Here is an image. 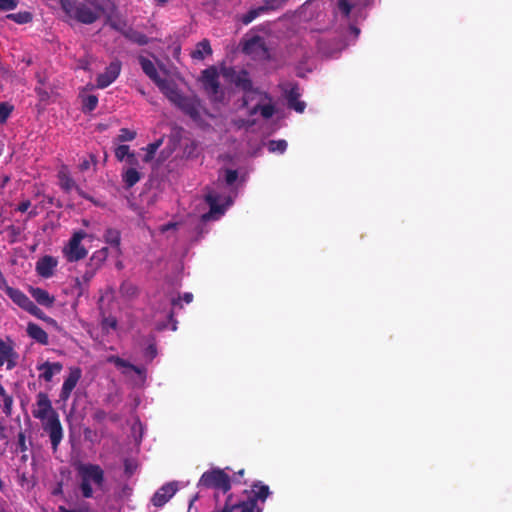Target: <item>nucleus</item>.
Returning <instances> with one entry per match:
<instances>
[{
    "label": "nucleus",
    "instance_id": "obj_1",
    "mask_svg": "<svg viewBox=\"0 0 512 512\" xmlns=\"http://www.w3.org/2000/svg\"><path fill=\"white\" fill-rule=\"evenodd\" d=\"M192 301L193 294L191 292H185L183 296H180L179 292L171 287L164 289L163 292H159L155 296L153 305L156 312L166 315V320L158 321L156 323V330L163 331L168 328V324H171L170 329L176 331L178 321L175 319V315L183 308L182 302L189 304Z\"/></svg>",
    "mask_w": 512,
    "mask_h": 512
},
{
    "label": "nucleus",
    "instance_id": "obj_2",
    "mask_svg": "<svg viewBox=\"0 0 512 512\" xmlns=\"http://www.w3.org/2000/svg\"><path fill=\"white\" fill-rule=\"evenodd\" d=\"M164 95L172 104L189 116L198 128L204 131L212 128L210 120H214L216 117L203 108L198 98L184 95L176 83Z\"/></svg>",
    "mask_w": 512,
    "mask_h": 512
},
{
    "label": "nucleus",
    "instance_id": "obj_3",
    "mask_svg": "<svg viewBox=\"0 0 512 512\" xmlns=\"http://www.w3.org/2000/svg\"><path fill=\"white\" fill-rule=\"evenodd\" d=\"M77 476L80 479L79 489L84 498L93 497V485L102 489L105 483V473L100 465L94 463H80L76 466Z\"/></svg>",
    "mask_w": 512,
    "mask_h": 512
},
{
    "label": "nucleus",
    "instance_id": "obj_4",
    "mask_svg": "<svg viewBox=\"0 0 512 512\" xmlns=\"http://www.w3.org/2000/svg\"><path fill=\"white\" fill-rule=\"evenodd\" d=\"M205 201L209 205V211L201 216L200 223L196 227L197 240L200 239L206 231L204 226L208 221L219 220L230 207L234 200L231 196H223L214 190L205 195Z\"/></svg>",
    "mask_w": 512,
    "mask_h": 512
},
{
    "label": "nucleus",
    "instance_id": "obj_5",
    "mask_svg": "<svg viewBox=\"0 0 512 512\" xmlns=\"http://www.w3.org/2000/svg\"><path fill=\"white\" fill-rule=\"evenodd\" d=\"M61 9L70 18L79 23L90 25L95 23L102 13L77 0H59Z\"/></svg>",
    "mask_w": 512,
    "mask_h": 512
},
{
    "label": "nucleus",
    "instance_id": "obj_6",
    "mask_svg": "<svg viewBox=\"0 0 512 512\" xmlns=\"http://www.w3.org/2000/svg\"><path fill=\"white\" fill-rule=\"evenodd\" d=\"M251 496L246 501L232 503L230 500V509L232 512H262L263 509L258 506L257 502L262 503L271 495L268 485L261 481H255L252 484Z\"/></svg>",
    "mask_w": 512,
    "mask_h": 512
},
{
    "label": "nucleus",
    "instance_id": "obj_7",
    "mask_svg": "<svg viewBox=\"0 0 512 512\" xmlns=\"http://www.w3.org/2000/svg\"><path fill=\"white\" fill-rule=\"evenodd\" d=\"M259 30H263V25L255 26L251 29L250 33L245 36L242 51L255 60H270L271 53L266 40L259 35L252 34V32Z\"/></svg>",
    "mask_w": 512,
    "mask_h": 512
},
{
    "label": "nucleus",
    "instance_id": "obj_8",
    "mask_svg": "<svg viewBox=\"0 0 512 512\" xmlns=\"http://www.w3.org/2000/svg\"><path fill=\"white\" fill-rule=\"evenodd\" d=\"M86 238H92L86 231L79 229L74 230L68 242L62 248V254L67 262L75 263L86 258L88 250L82 241Z\"/></svg>",
    "mask_w": 512,
    "mask_h": 512
},
{
    "label": "nucleus",
    "instance_id": "obj_9",
    "mask_svg": "<svg viewBox=\"0 0 512 512\" xmlns=\"http://www.w3.org/2000/svg\"><path fill=\"white\" fill-rule=\"evenodd\" d=\"M197 486L220 490L226 494L231 490V479L225 470L215 467L202 474Z\"/></svg>",
    "mask_w": 512,
    "mask_h": 512
},
{
    "label": "nucleus",
    "instance_id": "obj_10",
    "mask_svg": "<svg viewBox=\"0 0 512 512\" xmlns=\"http://www.w3.org/2000/svg\"><path fill=\"white\" fill-rule=\"evenodd\" d=\"M202 84L209 99L213 103H223L225 100V93L220 86L219 74L214 66L206 68L201 74Z\"/></svg>",
    "mask_w": 512,
    "mask_h": 512
},
{
    "label": "nucleus",
    "instance_id": "obj_11",
    "mask_svg": "<svg viewBox=\"0 0 512 512\" xmlns=\"http://www.w3.org/2000/svg\"><path fill=\"white\" fill-rule=\"evenodd\" d=\"M57 180L60 189L64 193H70L72 190H75L76 193L83 199L92 202L96 206H101L99 202H97L90 194L85 192L72 178L69 169L66 165H62L59 171L57 172Z\"/></svg>",
    "mask_w": 512,
    "mask_h": 512
},
{
    "label": "nucleus",
    "instance_id": "obj_12",
    "mask_svg": "<svg viewBox=\"0 0 512 512\" xmlns=\"http://www.w3.org/2000/svg\"><path fill=\"white\" fill-rule=\"evenodd\" d=\"M42 428L49 437L53 452H56L64 437L58 413L53 412V415L50 416L49 419L42 421Z\"/></svg>",
    "mask_w": 512,
    "mask_h": 512
},
{
    "label": "nucleus",
    "instance_id": "obj_13",
    "mask_svg": "<svg viewBox=\"0 0 512 512\" xmlns=\"http://www.w3.org/2000/svg\"><path fill=\"white\" fill-rule=\"evenodd\" d=\"M138 62L144 74L149 77L151 81H153V83L163 94H165V92L173 86V81L160 77L154 63L150 59L144 56H139Z\"/></svg>",
    "mask_w": 512,
    "mask_h": 512
},
{
    "label": "nucleus",
    "instance_id": "obj_14",
    "mask_svg": "<svg viewBox=\"0 0 512 512\" xmlns=\"http://www.w3.org/2000/svg\"><path fill=\"white\" fill-rule=\"evenodd\" d=\"M222 75L225 77L226 80L233 83L237 88L241 89L243 92L252 89L253 82L250 78L248 71L245 69H241L238 71L233 67L223 68Z\"/></svg>",
    "mask_w": 512,
    "mask_h": 512
},
{
    "label": "nucleus",
    "instance_id": "obj_15",
    "mask_svg": "<svg viewBox=\"0 0 512 512\" xmlns=\"http://www.w3.org/2000/svg\"><path fill=\"white\" fill-rule=\"evenodd\" d=\"M180 488L178 481H171L158 488L151 497V504L160 509L177 493Z\"/></svg>",
    "mask_w": 512,
    "mask_h": 512
},
{
    "label": "nucleus",
    "instance_id": "obj_16",
    "mask_svg": "<svg viewBox=\"0 0 512 512\" xmlns=\"http://www.w3.org/2000/svg\"><path fill=\"white\" fill-rule=\"evenodd\" d=\"M122 69V63L120 60L115 59L111 61L105 68L104 72L100 73L96 77V88L105 89L114 83L119 77Z\"/></svg>",
    "mask_w": 512,
    "mask_h": 512
},
{
    "label": "nucleus",
    "instance_id": "obj_17",
    "mask_svg": "<svg viewBox=\"0 0 512 512\" xmlns=\"http://www.w3.org/2000/svg\"><path fill=\"white\" fill-rule=\"evenodd\" d=\"M82 377V370L80 367L74 366L69 368L68 376L64 379V382L60 391V399L62 401H67L77 383Z\"/></svg>",
    "mask_w": 512,
    "mask_h": 512
},
{
    "label": "nucleus",
    "instance_id": "obj_18",
    "mask_svg": "<svg viewBox=\"0 0 512 512\" xmlns=\"http://www.w3.org/2000/svg\"><path fill=\"white\" fill-rule=\"evenodd\" d=\"M37 408L32 411L33 417L39 419L41 422L49 419L56 412L48 395L44 392H39L36 396Z\"/></svg>",
    "mask_w": 512,
    "mask_h": 512
},
{
    "label": "nucleus",
    "instance_id": "obj_19",
    "mask_svg": "<svg viewBox=\"0 0 512 512\" xmlns=\"http://www.w3.org/2000/svg\"><path fill=\"white\" fill-rule=\"evenodd\" d=\"M18 354L11 341L6 342L0 338V367L5 363L7 370H12L17 365Z\"/></svg>",
    "mask_w": 512,
    "mask_h": 512
},
{
    "label": "nucleus",
    "instance_id": "obj_20",
    "mask_svg": "<svg viewBox=\"0 0 512 512\" xmlns=\"http://www.w3.org/2000/svg\"><path fill=\"white\" fill-rule=\"evenodd\" d=\"M240 108H250V105L255 102L260 103L261 101L271 100L270 95L267 92L261 91L259 88L252 86L249 91L243 92Z\"/></svg>",
    "mask_w": 512,
    "mask_h": 512
},
{
    "label": "nucleus",
    "instance_id": "obj_21",
    "mask_svg": "<svg viewBox=\"0 0 512 512\" xmlns=\"http://www.w3.org/2000/svg\"><path fill=\"white\" fill-rule=\"evenodd\" d=\"M63 366L60 362L45 361L37 364L36 369L40 372L39 379L51 382L54 375L61 372Z\"/></svg>",
    "mask_w": 512,
    "mask_h": 512
},
{
    "label": "nucleus",
    "instance_id": "obj_22",
    "mask_svg": "<svg viewBox=\"0 0 512 512\" xmlns=\"http://www.w3.org/2000/svg\"><path fill=\"white\" fill-rule=\"evenodd\" d=\"M107 362L115 365L116 368H127L135 372L140 379L144 382L146 380V368L144 366H138L130 363L129 361L117 356V355H110L107 358Z\"/></svg>",
    "mask_w": 512,
    "mask_h": 512
},
{
    "label": "nucleus",
    "instance_id": "obj_23",
    "mask_svg": "<svg viewBox=\"0 0 512 512\" xmlns=\"http://www.w3.org/2000/svg\"><path fill=\"white\" fill-rule=\"evenodd\" d=\"M58 261L53 256L46 255L40 258L36 263V272L43 278H50L54 274Z\"/></svg>",
    "mask_w": 512,
    "mask_h": 512
},
{
    "label": "nucleus",
    "instance_id": "obj_24",
    "mask_svg": "<svg viewBox=\"0 0 512 512\" xmlns=\"http://www.w3.org/2000/svg\"><path fill=\"white\" fill-rule=\"evenodd\" d=\"M258 113H260L264 119L271 118L275 114V106L272 103V99L270 101L266 100L256 103L248 109L249 116H255Z\"/></svg>",
    "mask_w": 512,
    "mask_h": 512
},
{
    "label": "nucleus",
    "instance_id": "obj_25",
    "mask_svg": "<svg viewBox=\"0 0 512 512\" xmlns=\"http://www.w3.org/2000/svg\"><path fill=\"white\" fill-rule=\"evenodd\" d=\"M29 292L39 305L46 308H51L54 305L55 297L47 290L40 287H30Z\"/></svg>",
    "mask_w": 512,
    "mask_h": 512
},
{
    "label": "nucleus",
    "instance_id": "obj_26",
    "mask_svg": "<svg viewBox=\"0 0 512 512\" xmlns=\"http://www.w3.org/2000/svg\"><path fill=\"white\" fill-rule=\"evenodd\" d=\"M103 241L115 250L117 254L122 253L120 230L113 227L106 228L103 233Z\"/></svg>",
    "mask_w": 512,
    "mask_h": 512
},
{
    "label": "nucleus",
    "instance_id": "obj_27",
    "mask_svg": "<svg viewBox=\"0 0 512 512\" xmlns=\"http://www.w3.org/2000/svg\"><path fill=\"white\" fill-rule=\"evenodd\" d=\"M28 337L41 345L49 344V337L47 332L34 322H29L26 327Z\"/></svg>",
    "mask_w": 512,
    "mask_h": 512
},
{
    "label": "nucleus",
    "instance_id": "obj_28",
    "mask_svg": "<svg viewBox=\"0 0 512 512\" xmlns=\"http://www.w3.org/2000/svg\"><path fill=\"white\" fill-rule=\"evenodd\" d=\"M115 157L118 161H126L129 165H136L138 164V160L136 158V155L134 152L130 151V148L128 145L122 144L115 148Z\"/></svg>",
    "mask_w": 512,
    "mask_h": 512
},
{
    "label": "nucleus",
    "instance_id": "obj_29",
    "mask_svg": "<svg viewBox=\"0 0 512 512\" xmlns=\"http://www.w3.org/2000/svg\"><path fill=\"white\" fill-rule=\"evenodd\" d=\"M281 89L287 102L295 101L301 96L299 84L295 81H288L281 84Z\"/></svg>",
    "mask_w": 512,
    "mask_h": 512
},
{
    "label": "nucleus",
    "instance_id": "obj_30",
    "mask_svg": "<svg viewBox=\"0 0 512 512\" xmlns=\"http://www.w3.org/2000/svg\"><path fill=\"white\" fill-rule=\"evenodd\" d=\"M124 37L128 41L135 43L139 46L147 45L150 42V39L146 34H144L143 32H140L138 30H135L132 27L127 28V31H125V33H124Z\"/></svg>",
    "mask_w": 512,
    "mask_h": 512
},
{
    "label": "nucleus",
    "instance_id": "obj_31",
    "mask_svg": "<svg viewBox=\"0 0 512 512\" xmlns=\"http://www.w3.org/2000/svg\"><path fill=\"white\" fill-rule=\"evenodd\" d=\"M108 254V247H102L92 253L87 264L91 267H95L96 270H99L106 261Z\"/></svg>",
    "mask_w": 512,
    "mask_h": 512
},
{
    "label": "nucleus",
    "instance_id": "obj_32",
    "mask_svg": "<svg viewBox=\"0 0 512 512\" xmlns=\"http://www.w3.org/2000/svg\"><path fill=\"white\" fill-rule=\"evenodd\" d=\"M79 98L81 100V109L84 114H90L97 108L98 97L96 95H84L80 92Z\"/></svg>",
    "mask_w": 512,
    "mask_h": 512
},
{
    "label": "nucleus",
    "instance_id": "obj_33",
    "mask_svg": "<svg viewBox=\"0 0 512 512\" xmlns=\"http://www.w3.org/2000/svg\"><path fill=\"white\" fill-rule=\"evenodd\" d=\"M266 10L267 8L265 6L252 8L244 14L237 15L236 20L241 22L243 25H248L257 17H259L262 13H264Z\"/></svg>",
    "mask_w": 512,
    "mask_h": 512
},
{
    "label": "nucleus",
    "instance_id": "obj_34",
    "mask_svg": "<svg viewBox=\"0 0 512 512\" xmlns=\"http://www.w3.org/2000/svg\"><path fill=\"white\" fill-rule=\"evenodd\" d=\"M212 54V48L210 42L207 39H203L198 42L195 50L191 53V57L196 60H203L206 56Z\"/></svg>",
    "mask_w": 512,
    "mask_h": 512
},
{
    "label": "nucleus",
    "instance_id": "obj_35",
    "mask_svg": "<svg viewBox=\"0 0 512 512\" xmlns=\"http://www.w3.org/2000/svg\"><path fill=\"white\" fill-rule=\"evenodd\" d=\"M141 179L140 172L135 168H128L122 173V180L127 189L132 188Z\"/></svg>",
    "mask_w": 512,
    "mask_h": 512
},
{
    "label": "nucleus",
    "instance_id": "obj_36",
    "mask_svg": "<svg viewBox=\"0 0 512 512\" xmlns=\"http://www.w3.org/2000/svg\"><path fill=\"white\" fill-rule=\"evenodd\" d=\"M101 330L104 334H109L110 331H115L118 328V320L115 316H103L100 322Z\"/></svg>",
    "mask_w": 512,
    "mask_h": 512
},
{
    "label": "nucleus",
    "instance_id": "obj_37",
    "mask_svg": "<svg viewBox=\"0 0 512 512\" xmlns=\"http://www.w3.org/2000/svg\"><path fill=\"white\" fill-rule=\"evenodd\" d=\"M6 19L11 20L17 24H27L32 21L33 16L32 13L28 11H20L18 13H10L7 14Z\"/></svg>",
    "mask_w": 512,
    "mask_h": 512
},
{
    "label": "nucleus",
    "instance_id": "obj_38",
    "mask_svg": "<svg viewBox=\"0 0 512 512\" xmlns=\"http://www.w3.org/2000/svg\"><path fill=\"white\" fill-rule=\"evenodd\" d=\"M143 357L147 362H151L158 354L157 345L154 336L149 337V343L143 349Z\"/></svg>",
    "mask_w": 512,
    "mask_h": 512
},
{
    "label": "nucleus",
    "instance_id": "obj_39",
    "mask_svg": "<svg viewBox=\"0 0 512 512\" xmlns=\"http://www.w3.org/2000/svg\"><path fill=\"white\" fill-rule=\"evenodd\" d=\"M288 143L284 139L270 140L267 149L271 153L283 154L287 150Z\"/></svg>",
    "mask_w": 512,
    "mask_h": 512
},
{
    "label": "nucleus",
    "instance_id": "obj_40",
    "mask_svg": "<svg viewBox=\"0 0 512 512\" xmlns=\"http://www.w3.org/2000/svg\"><path fill=\"white\" fill-rule=\"evenodd\" d=\"M97 164H98L97 156L95 154L91 153V154H89V156L87 158H83L80 160L78 169L81 172H86L91 168H93L95 170Z\"/></svg>",
    "mask_w": 512,
    "mask_h": 512
},
{
    "label": "nucleus",
    "instance_id": "obj_41",
    "mask_svg": "<svg viewBox=\"0 0 512 512\" xmlns=\"http://www.w3.org/2000/svg\"><path fill=\"white\" fill-rule=\"evenodd\" d=\"M120 292L127 297H136L138 295V287L130 281L122 282Z\"/></svg>",
    "mask_w": 512,
    "mask_h": 512
},
{
    "label": "nucleus",
    "instance_id": "obj_42",
    "mask_svg": "<svg viewBox=\"0 0 512 512\" xmlns=\"http://www.w3.org/2000/svg\"><path fill=\"white\" fill-rule=\"evenodd\" d=\"M98 270L95 267H91L88 264L86 265V269L83 274L78 278V282L81 285L88 286L91 280L94 278Z\"/></svg>",
    "mask_w": 512,
    "mask_h": 512
},
{
    "label": "nucleus",
    "instance_id": "obj_43",
    "mask_svg": "<svg viewBox=\"0 0 512 512\" xmlns=\"http://www.w3.org/2000/svg\"><path fill=\"white\" fill-rule=\"evenodd\" d=\"M352 5L348 0H337L336 12L340 13L345 19H349Z\"/></svg>",
    "mask_w": 512,
    "mask_h": 512
},
{
    "label": "nucleus",
    "instance_id": "obj_44",
    "mask_svg": "<svg viewBox=\"0 0 512 512\" xmlns=\"http://www.w3.org/2000/svg\"><path fill=\"white\" fill-rule=\"evenodd\" d=\"M13 110H14V106L11 105L10 103H8V102L0 103V125H3L7 122L8 118L10 117Z\"/></svg>",
    "mask_w": 512,
    "mask_h": 512
},
{
    "label": "nucleus",
    "instance_id": "obj_45",
    "mask_svg": "<svg viewBox=\"0 0 512 512\" xmlns=\"http://www.w3.org/2000/svg\"><path fill=\"white\" fill-rule=\"evenodd\" d=\"M162 145V140L159 139V140H156L152 143H149L145 148L144 150L146 151V155H145V158L144 160L146 162L150 161L155 153L157 152V150L159 149V147Z\"/></svg>",
    "mask_w": 512,
    "mask_h": 512
},
{
    "label": "nucleus",
    "instance_id": "obj_46",
    "mask_svg": "<svg viewBox=\"0 0 512 512\" xmlns=\"http://www.w3.org/2000/svg\"><path fill=\"white\" fill-rule=\"evenodd\" d=\"M137 136V133L134 130H130L128 128H121L119 130V134L117 136V140L119 142H129L133 141Z\"/></svg>",
    "mask_w": 512,
    "mask_h": 512
},
{
    "label": "nucleus",
    "instance_id": "obj_47",
    "mask_svg": "<svg viewBox=\"0 0 512 512\" xmlns=\"http://www.w3.org/2000/svg\"><path fill=\"white\" fill-rule=\"evenodd\" d=\"M25 311L42 321L46 318V314L33 301Z\"/></svg>",
    "mask_w": 512,
    "mask_h": 512
},
{
    "label": "nucleus",
    "instance_id": "obj_48",
    "mask_svg": "<svg viewBox=\"0 0 512 512\" xmlns=\"http://www.w3.org/2000/svg\"><path fill=\"white\" fill-rule=\"evenodd\" d=\"M20 0H0V11L7 12L17 8Z\"/></svg>",
    "mask_w": 512,
    "mask_h": 512
},
{
    "label": "nucleus",
    "instance_id": "obj_49",
    "mask_svg": "<svg viewBox=\"0 0 512 512\" xmlns=\"http://www.w3.org/2000/svg\"><path fill=\"white\" fill-rule=\"evenodd\" d=\"M238 179V171L234 169H226L224 180L227 186H232Z\"/></svg>",
    "mask_w": 512,
    "mask_h": 512
},
{
    "label": "nucleus",
    "instance_id": "obj_50",
    "mask_svg": "<svg viewBox=\"0 0 512 512\" xmlns=\"http://www.w3.org/2000/svg\"><path fill=\"white\" fill-rule=\"evenodd\" d=\"M88 4H90L93 8L98 10L100 13H103L110 3V0H84Z\"/></svg>",
    "mask_w": 512,
    "mask_h": 512
},
{
    "label": "nucleus",
    "instance_id": "obj_51",
    "mask_svg": "<svg viewBox=\"0 0 512 512\" xmlns=\"http://www.w3.org/2000/svg\"><path fill=\"white\" fill-rule=\"evenodd\" d=\"M289 108L295 110L298 113H303L306 108V103L304 101H300L299 98L295 101L287 102Z\"/></svg>",
    "mask_w": 512,
    "mask_h": 512
},
{
    "label": "nucleus",
    "instance_id": "obj_52",
    "mask_svg": "<svg viewBox=\"0 0 512 512\" xmlns=\"http://www.w3.org/2000/svg\"><path fill=\"white\" fill-rule=\"evenodd\" d=\"M17 449L20 452H25L27 450L26 436L23 432H19L18 434Z\"/></svg>",
    "mask_w": 512,
    "mask_h": 512
},
{
    "label": "nucleus",
    "instance_id": "obj_53",
    "mask_svg": "<svg viewBox=\"0 0 512 512\" xmlns=\"http://www.w3.org/2000/svg\"><path fill=\"white\" fill-rule=\"evenodd\" d=\"M177 228V223L175 222H168V223H165L161 226H159V232L161 234H165L166 232L170 231V230H176Z\"/></svg>",
    "mask_w": 512,
    "mask_h": 512
},
{
    "label": "nucleus",
    "instance_id": "obj_54",
    "mask_svg": "<svg viewBox=\"0 0 512 512\" xmlns=\"http://www.w3.org/2000/svg\"><path fill=\"white\" fill-rule=\"evenodd\" d=\"M31 206V201L29 199H26V200H23L22 202L19 203V205L17 206L16 208V211H19L21 213H24L26 211H28V209L30 208Z\"/></svg>",
    "mask_w": 512,
    "mask_h": 512
},
{
    "label": "nucleus",
    "instance_id": "obj_55",
    "mask_svg": "<svg viewBox=\"0 0 512 512\" xmlns=\"http://www.w3.org/2000/svg\"><path fill=\"white\" fill-rule=\"evenodd\" d=\"M348 32H349V35L353 38L352 41L354 43L360 34V29L358 27H356L355 25H349Z\"/></svg>",
    "mask_w": 512,
    "mask_h": 512
},
{
    "label": "nucleus",
    "instance_id": "obj_56",
    "mask_svg": "<svg viewBox=\"0 0 512 512\" xmlns=\"http://www.w3.org/2000/svg\"><path fill=\"white\" fill-rule=\"evenodd\" d=\"M59 512H87L88 509L85 507H77V508H66L65 506H59L58 507Z\"/></svg>",
    "mask_w": 512,
    "mask_h": 512
},
{
    "label": "nucleus",
    "instance_id": "obj_57",
    "mask_svg": "<svg viewBox=\"0 0 512 512\" xmlns=\"http://www.w3.org/2000/svg\"><path fill=\"white\" fill-rule=\"evenodd\" d=\"M132 493V489L129 485L125 484L121 487V490L119 492V496L122 497H128Z\"/></svg>",
    "mask_w": 512,
    "mask_h": 512
},
{
    "label": "nucleus",
    "instance_id": "obj_58",
    "mask_svg": "<svg viewBox=\"0 0 512 512\" xmlns=\"http://www.w3.org/2000/svg\"><path fill=\"white\" fill-rule=\"evenodd\" d=\"M110 26H111V28L113 30L121 33L123 36H124L125 31H127V28H125V27H123L120 24L115 23V22L111 23Z\"/></svg>",
    "mask_w": 512,
    "mask_h": 512
},
{
    "label": "nucleus",
    "instance_id": "obj_59",
    "mask_svg": "<svg viewBox=\"0 0 512 512\" xmlns=\"http://www.w3.org/2000/svg\"><path fill=\"white\" fill-rule=\"evenodd\" d=\"M124 467H125V473L126 474H132L133 473V465L130 461L126 460L125 463H124Z\"/></svg>",
    "mask_w": 512,
    "mask_h": 512
},
{
    "label": "nucleus",
    "instance_id": "obj_60",
    "mask_svg": "<svg viewBox=\"0 0 512 512\" xmlns=\"http://www.w3.org/2000/svg\"><path fill=\"white\" fill-rule=\"evenodd\" d=\"M105 415H106V413L104 411H102V410L97 411L95 413V419L102 420V419H104Z\"/></svg>",
    "mask_w": 512,
    "mask_h": 512
},
{
    "label": "nucleus",
    "instance_id": "obj_61",
    "mask_svg": "<svg viewBox=\"0 0 512 512\" xmlns=\"http://www.w3.org/2000/svg\"><path fill=\"white\" fill-rule=\"evenodd\" d=\"M199 499V494H195L189 501V511L191 510L193 504Z\"/></svg>",
    "mask_w": 512,
    "mask_h": 512
},
{
    "label": "nucleus",
    "instance_id": "obj_62",
    "mask_svg": "<svg viewBox=\"0 0 512 512\" xmlns=\"http://www.w3.org/2000/svg\"><path fill=\"white\" fill-rule=\"evenodd\" d=\"M52 494L53 495L62 494V484L61 483H59L58 486L56 488H54Z\"/></svg>",
    "mask_w": 512,
    "mask_h": 512
},
{
    "label": "nucleus",
    "instance_id": "obj_63",
    "mask_svg": "<svg viewBox=\"0 0 512 512\" xmlns=\"http://www.w3.org/2000/svg\"><path fill=\"white\" fill-rule=\"evenodd\" d=\"M340 51H325L324 53L327 54L330 57L336 58L338 56V53Z\"/></svg>",
    "mask_w": 512,
    "mask_h": 512
},
{
    "label": "nucleus",
    "instance_id": "obj_64",
    "mask_svg": "<svg viewBox=\"0 0 512 512\" xmlns=\"http://www.w3.org/2000/svg\"><path fill=\"white\" fill-rule=\"evenodd\" d=\"M37 214H38L37 210H36V209H32V210H30V211L28 212V218H30V219H31V218H34V217H36V216H37Z\"/></svg>",
    "mask_w": 512,
    "mask_h": 512
}]
</instances>
